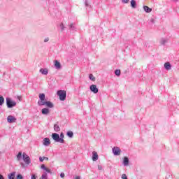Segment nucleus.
<instances>
[{
  "label": "nucleus",
  "instance_id": "23",
  "mask_svg": "<svg viewBox=\"0 0 179 179\" xmlns=\"http://www.w3.org/2000/svg\"><path fill=\"white\" fill-rule=\"evenodd\" d=\"M21 159H22V152H19L18 154L17 155V162H20Z\"/></svg>",
  "mask_w": 179,
  "mask_h": 179
},
{
  "label": "nucleus",
  "instance_id": "8",
  "mask_svg": "<svg viewBox=\"0 0 179 179\" xmlns=\"http://www.w3.org/2000/svg\"><path fill=\"white\" fill-rule=\"evenodd\" d=\"M43 145L44 146H50V145H51V141H50V138H45L43 139Z\"/></svg>",
  "mask_w": 179,
  "mask_h": 179
},
{
  "label": "nucleus",
  "instance_id": "27",
  "mask_svg": "<svg viewBox=\"0 0 179 179\" xmlns=\"http://www.w3.org/2000/svg\"><path fill=\"white\" fill-rule=\"evenodd\" d=\"M40 179H48V176H47V173L44 172V173L42 174Z\"/></svg>",
  "mask_w": 179,
  "mask_h": 179
},
{
  "label": "nucleus",
  "instance_id": "21",
  "mask_svg": "<svg viewBox=\"0 0 179 179\" xmlns=\"http://www.w3.org/2000/svg\"><path fill=\"white\" fill-rule=\"evenodd\" d=\"M69 30H76V27H75V24L73 23L70 24Z\"/></svg>",
  "mask_w": 179,
  "mask_h": 179
},
{
  "label": "nucleus",
  "instance_id": "3",
  "mask_svg": "<svg viewBox=\"0 0 179 179\" xmlns=\"http://www.w3.org/2000/svg\"><path fill=\"white\" fill-rule=\"evenodd\" d=\"M57 96H59V100H61V101H64L66 99V91L65 90L57 91Z\"/></svg>",
  "mask_w": 179,
  "mask_h": 179
},
{
  "label": "nucleus",
  "instance_id": "6",
  "mask_svg": "<svg viewBox=\"0 0 179 179\" xmlns=\"http://www.w3.org/2000/svg\"><path fill=\"white\" fill-rule=\"evenodd\" d=\"M90 90L92 93H94V94H97V93H99V88H97V85H90Z\"/></svg>",
  "mask_w": 179,
  "mask_h": 179
},
{
  "label": "nucleus",
  "instance_id": "35",
  "mask_svg": "<svg viewBox=\"0 0 179 179\" xmlns=\"http://www.w3.org/2000/svg\"><path fill=\"white\" fill-rule=\"evenodd\" d=\"M31 179H37V176L35 174H32L31 176Z\"/></svg>",
  "mask_w": 179,
  "mask_h": 179
},
{
  "label": "nucleus",
  "instance_id": "45",
  "mask_svg": "<svg viewBox=\"0 0 179 179\" xmlns=\"http://www.w3.org/2000/svg\"><path fill=\"white\" fill-rule=\"evenodd\" d=\"M44 160H48V157H44Z\"/></svg>",
  "mask_w": 179,
  "mask_h": 179
},
{
  "label": "nucleus",
  "instance_id": "32",
  "mask_svg": "<svg viewBox=\"0 0 179 179\" xmlns=\"http://www.w3.org/2000/svg\"><path fill=\"white\" fill-rule=\"evenodd\" d=\"M16 179H23V176H22V174H18L16 176Z\"/></svg>",
  "mask_w": 179,
  "mask_h": 179
},
{
  "label": "nucleus",
  "instance_id": "46",
  "mask_svg": "<svg viewBox=\"0 0 179 179\" xmlns=\"http://www.w3.org/2000/svg\"><path fill=\"white\" fill-rule=\"evenodd\" d=\"M76 179H80V176H76Z\"/></svg>",
  "mask_w": 179,
  "mask_h": 179
},
{
  "label": "nucleus",
  "instance_id": "19",
  "mask_svg": "<svg viewBox=\"0 0 179 179\" xmlns=\"http://www.w3.org/2000/svg\"><path fill=\"white\" fill-rule=\"evenodd\" d=\"M5 103V98L2 95H0V106H3Z\"/></svg>",
  "mask_w": 179,
  "mask_h": 179
},
{
  "label": "nucleus",
  "instance_id": "9",
  "mask_svg": "<svg viewBox=\"0 0 179 179\" xmlns=\"http://www.w3.org/2000/svg\"><path fill=\"white\" fill-rule=\"evenodd\" d=\"M92 160L93 162H97L99 160V155H97L96 151L92 152Z\"/></svg>",
  "mask_w": 179,
  "mask_h": 179
},
{
  "label": "nucleus",
  "instance_id": "31",
  "mask_svg": "<svg viewBox=\"0 0 179 179\" xmlns=\"http://www.w3.org/2000/svg\"><path fill=\"white\" fill-rule=\"evenodd\" d=\"M59 27L62 31H64V30H65V26H64V23H61Z\"/></svg>",
  "mask_w": 179,
  "mask_h": 179
},
{
  "label": "nucleus",
  "instance_id": "12",
  "mask_svg": "<svg viewBox=\"0 0 179 179\" xmlns=\"http://www.w3.org/2000/svg\"><path fill=\"white\" fill-rule=\"evenodd\" d=\"M123 165L127 166L129 165V159H128V157H124L123 159Z\"/></svg>",
  "mask_w": 179,
  "mask_h": 179
},
{
  "label": "nucleus",
  "instance_id": "7",
  "mask_svg": "<svg viewBox=\"0 0 179 179\" xmlns=\"http://www.w3.org/2000/svg\"><path fill=\"white\" fill-rule=\"evenodd\" d=\"M7 121L10 124H13V122H16V117H15L14 116H12V115H9L7 117Z\"/></svg>",
  "mask_w": 179,
  "mask_h": 179
},
{
  "label": "nucleus",
  "instance_id": "2",
  "mask_svg": "<svg viewBox=\"0 0 179 179\" xmlns=\"http://www.w3.org/2000/svg\"><path fill=\"white\" fill-rule=\"evenodd\" d=\"M6 106L8 108H13V107L16 106V101H13L10 98L7 97L6 99Z\"/></svg>",
  "mask_w": 179,
  "mask_h": 179
},
{
  "label": "nucleus",
  "instance_id": "24",
  "mask_svg": "<svg viewBox=\"0 0 179 179\" xmlns=\"http://www.w3.org/2000/svg\"><path fill=\"white\" fill-rule=\"evenodd\" d=\"M115 75H116V76H121V70H120V69L115 70Z\"/></svg>",
  "mask_w": 179,
  "mask_h": 179
},
{
  "label": "nucleus",
  "instance_id": "18",
  "mask_svg": "<svg viewBox=\"0 0 179 179\" xmlns=\"http://www.w3.org/2000/svg\"><path fill=\"white\" fill-rule=\"evenodd\" d=\"M15 176H16V172H13L8 174V179H15Z\"/></svg>",
  "mask_w": 179,
  "mask_h": 179
},
{
  "label": "nucleus",
  "instance_id": "16",
  "mask_svg": "<svg viewBox=\"0 0 179 179\" xmlns=\"http://www.w3.org/2000/svg\"><path fill=\"white\" fill-rule=\"evenodd\" d=\"M45 106L49 108H52L54 107V104L51 101H46Z\"/></svg>",
  "mask_w": 179,
  "mask_h": 179
},
{
  "label": "nucleus",
  "instance_id": "25",
  "mask_svg": "<svg viewBox=\"0 0 179 179\" xmlns=\"http://www.w3.org/2000/svg\"><path fill=\"white\" fill-rule=\"evenodd\" d=\"M166 43H167V40L164 39V38H162L160 40V44L162 45H165Z\"/></svg>",
  "mask_w": 179,
  "mask_h": 179
},
{
  "label": "nucleus",
  "instance_id": "29",
  "mask_svg": "<svg viewBox=\"0 0 179 179\" xmlns=\"http://www.w3.org/2000/svg\"><path fill=\"white\" fill-rule=\"evenodd\" d=\"M89 78L90 79V80H92L93 82H94V80H96V78L94 77V76H93V74H90Z\"/></svg>",
  "mask_w": 179,
  "mask_h": 179
},
{
  "label": "nucleus",
  "instance_id": "22",
  "mask_svg": "<svg viewBox=\"0 0 179 179\" xmlns=\"http://www.w3.org/2000/svg\"><path fill=\"white\" fill-rule=\"evenodd\" d=\"M131 8L135 9V8H136V1H131Z\"/></svg>",
  "mask_w": 179,
  "mask_h": 179
},
{
  "label": "nucleus",
  "instance_id": "13",
  "mask_svg": "<svg viewBox=\"0 0 179 179\" xmlns=\"http://www.w3.org/2000/svg\"><path fill=\"white\" fill-rule=\"evenodd\" d=\"M39 72L42 73V75H48V69H41Z\"/></svg>",
  "mask_w": 179,
  "mask_h": 179
},
{
  "label": "nucleus",
  "instance_id": "40",
  "mask_svg": "<svg viewBox=\"0 0 179 179\" xmlns=\"http://www.w3.org/2000/svg\"><path fill=\"white\" fill-rule=\"evenodd\" d=\"M98 169L103 170V166L101 165H98Z\"/></svg>",
  "mask_w": 179,
  "mask_h": 179
},
{
  "label": "nucleus",
  "instance_id": "36",
  "mask_svg": "<svg viewBox=\"0 0 179 179\" xmlns=\"http://www.w3.org/2000/svg\"><path fill=\"white\" fill-rule=\"evenodd\" d=\"M59 137H60V139H64V133H63V132H62V133L60 134Z\"/></svg>",
  "mask_w": 179,
  "mask_h": 179
},
{
  "label": "nucleus",
  "instance_id": "14",
  "mask_svg": "<svg viewBox=\"0 0 179 179\" xmlns=\"http://www.w3.org/2000/svg\"><path fill=\"white\" fill-rule=\"evenodd\" d=\"M55 68L56 69H61V63L58 60L55 61Z\"/></svg>",
  "mask_w": 179,
  "mask_h": 179
},
{
  "label": "nucleus",
  "instance_id": "11",
  "mask_svg": "<svg viewBox=\"0 0 179 179\" xmlns=\"http://www.w3.org/2000/svg\"><path fill=\"white\" fill-rule=\"evenodd\" d=\"M164 66L166 71L171 70V64H170V62L164 63Z\"/></svg>",
  "mask_w": 179,
  "mask_h": 179
},
{
  "label": "nucleus",
  "instance_id": "44",
  "mask_svg": "<svg viewBox=\"0 0 179 179\" xmlns=\"http://www.w3.org/2000/svg\"><path fill=\"white\" fill-rule=\"evenodd\" d=\"M123 3H128V1H122Z\"/></svg>",
  "mask_w": 179,
  "mask_h": 179
},
{
  "label": "nucleus",
  "instance_id": "43",
  "mask_svg": "<svg viewBox=\"0 0 179 179\" xmlns=\"http://www.w3.org/2000/svg\"><path fill=\"white\" fill-rule=\"evenodd\" d=\"M150 22H151V23H155V19H153V18L151 19V20H150Z\"/></svg>",
  "mask_w": 179,
  "mask_h": 179
},
{
  "label": "nucleus",
  "instance_id": "17",
  "mask_svg": "<svg viewBox=\"0 0 179 179\" xmlns=\"http://www.w3.org/2000/svg\"><path fill=\"white\" fill-rule=\"evenodd\" d=\"M54 131L55 132H59V131H61V128L57 124H54Z\"/></svg>",
  "mask_w": 179,
  "mask_h": 179
},
{
  "label": "nucleus",
  "instance_id": "33",
  "mask_svg": "<svg viewBox=\"0 0 179 179\" xmlns=\"http://www.w3.org/2000/svg\"><path fill=\"white\" fill-rule=\"evenodd\" d=\"M41 168L42 169V170H45V171L47 170V167H45V165H44V164H42Z\"/></svg>",
  "mask_w": 179,
  "mask_h": 179
},
{
  "label": "nucleus",
  "instance_id": "42",
  "mask_svg": "<svg viewBox=\"0 0 179 179\" xmlns=\"http://www.w3.org/2000/svg\"><path fill=\"white\" fill-rule=\"evenodd\" d=\"M0 179H5V178H3V176L2 174H0Z\"/></svg>",
  "mask_w": 179,
  "mask_h": 179
},
{
  "label": "nucleus",
  "instance_id": "39",
  "mask_svg": "<svg viewBox=\"0 0 179 179\" xmlns=\"http://www.w3.org/2000/svg\"><path fill=\"white\" fill-rule=\"evenodd\" d=\"M60 177H61V178H64L65 177V173H61Z\"/></svg>",
  "mask_w": 179,
  "mask_h": 179
},
{
  "label": "nucleus",
  "instance_id": "41",
  "mask_svg": "<svg viewBox=\"0 0 179 179\" xmlns=\"http://www.w3.org/2000/svg\"><path fill=\"white\" fill-rule=\"evenodd\" d=\"M45 171H46V173H51V170H50L48 168L46 169V170Z\"/></svg>",
  "mask_w": 179,
  "mask_h": 179
},
{
  "label": "nucleus",
  "instance_id": "28",
  "mask_svg": "<svg viewBox=\"0 0 179 179\" xmlns=\"http://www.w3.org/2000/svg\"><path fill=\"white\" fill-rule=\"evenodd\" d=\"M40 100H45V94H39Z\"/></svg>",
  "mask_w": 179,
  "mask_h": 179
},
{
  "label": "nucleus",
  "instance_id": "30",
  "mask_svg": "<svg viewBox=\"0 0 179 179\" xmlns=\"http://www.w3.org/2000/svg\"><path fill=\"white\" fill-rule=\"evenodd\" d=\"M85 6L87 7V8H90V1H85Z\"/></svg>",
  "mask_w": 179,
  "mask_h": 179
},
{
  "label": "nucleus",
  "instance_id": "38",
  "mask_svg": "<svg viewBox=\"0 0 179 179\" xmlns=\"http://www.w3.org/2000/svg\"><path fill=\"white\" fill-rule=\"evenodd\" d=\"M44 157H39V162H44Z\"/></svg>",
  "mask_w": 179,
  "mask_h": 179
},
{
  "label": "nucleus",
  "instance_id": "47",
  "mask_svg": "<svg viewBox=\"0 0 179 179\" xmlns=\"http://www.w3.org/2000/svg\"><path fill=\"white\" fill-rule=\"evenodd\" d=\"M122 1H129V0H122Z\"/></svg>",
  "mask_w": 179,
  "mask_h": 179
},
{
  "label": "nucleus",
  "instance_id": "1",
  "mask_svg": "<svg viewBox=\"0 0 179 179\" xmlns=\"http://www.w3.org/2000/svg\"><path fill=\"white\" fill-rule=\"evenodd\" d=\"M52 138L55 142H58L59 143H65V140L62 139L59 137V134L57 133L52 134Z\"/></svg>",
  "mask_w": 179,
  "mask_h": 179
},
{
  "label": "nucleus",
  "instance_id": "15",
  "mask_svg": "<svg viewBox=\"0 0 179 179\" xmlns=\"http://www.w3.org/2000/svg\"><path fill=\"white\" fill-rule=\"evenodd\" d=\"M143 10L146 13H150V12H152V8H149L148 6H143Z\"/></svg>",
  "mask_w": 179,
  "mask_h": 179
},
{
  "label": "nucleus",
  "instance_id": "34",
  "mask_svg": "<svg viewBox=\"0 0 179 179\" xmlns=\"http://www.w3.org/2000/svg\"><path fill=\"white\" fill-rule=\"evenodd\" d=\"M122 179H128V177L127 176L126 174H122Z\"/></svg>",
  "mask_w": 179,
  "mask_h": 179
},
{
  "label": "nucleus",
  "instance_id": "26",
  "mask_svg": "<svg viewBox=\"0 0 179 179\" xmlns=\"http://www.w3.org/2000/svg\"><path fill=\"white\" fill-rule=\"evenodd\" d=\"M45 102L44 100H41L38 101V106H45Z\"/></svg>",
  "mask_w": 179,
  "mask_h": 179
},
{
  "label": "nucleus",
  "instance_id": "4",
  "mask_svg": "<svg viewBox=\"0 0 179 179\" xmlns=\"http://www.w3.org/2000/svg\"><path fill=\"white\" fill-rule=\"evenodd\" d=\"M22 159L25 163V164H30V163H31V161L30 160V157H29V155H27V154H26V152H23L22 154Z\"/></svg>",
  "mask_w": 179,
  "mask_h": 179
},
{
  "label": "nucleus",
  "instance_id": "5",
  "mask_svg": "<svg viewBox=\"0 0 179 179\" xmlns=\"http://www.w3.org/2000/svg\"><path fill=\"white\" fill-rule=\"evenodd\" d=\"M112 152L115 156H120L121 155V149L118 147H113Z\"/></svg>",
  "mask_w": 179,
  "mask_h": 179
},
{
  "label": "nucleus",
  "instance_id": "10",
  "mask_svg": "<svg viewBox=\"0 0 179 179\" xmlns=\"http://www.w3.org/2000/svg\"><path fill=\"white\" fill-rule=\"evenodd\" d=\"M41 113L43 115H48V114H50V109L44 108L41 110Z\"/></svg>",
  "mask_w": 179,
  "mask_h": 179
},
{
  "label": "nucleus",
  "instance_id": "37",
  "mask_svg": "<svg viewBox=\"0 0 179 179\" xmlns=\"http://www.w3.org/2000/svg\"><path fill=\"white\" fill-rule=\"evenodd\" d=\"M50 41V38L47 37L44 39V43H48Z\"/></svg>",
  "mask_w": 179,
  "mask_h": 179
},
{
  "label": "nucleus",
  "instance_id": "20",
  "mask_svg": "<svg viewBox=\"0 0 179 179\" xmlns=\"http://www.w3.org/2000/svg\"><path fill=\"white\" fill-rule=\"evenodd\" d=\"M66 135L69 138H73V132L72 131H67Z\"/></svg>",
  "mask_w": 179,
  "mask_h": 179
}]
</instances>
